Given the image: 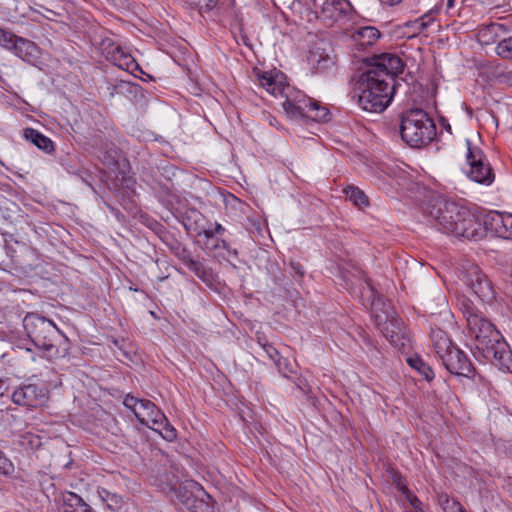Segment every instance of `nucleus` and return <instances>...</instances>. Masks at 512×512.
Listing matches in <instances>:
<instances>
[{
    "mask_svg": "<svg viewBox=\"0 0 512 512\" xmlns=\"http://www.w3.org/2000/svg\"><path fill=\"white\" fill-rule=\"evenodd\" d=\"M380 36L379 30L373 26L360 27L352 35L356 45L363 49L373 46Z\"/></svg>",
    "mask_w": 512,
    "mask_h": 512,
    "instance_id": "obj_18",
    "label": "nucleus"
},
{
    "mask_svg": "<svg viewBox=\"0 0 512 512\" xmlns=\"http://www.w3.org/2000/svg\"><path fill=\"white\" fill-rule=\"evenodd\" d=\"M403 69L402 59L395 54L374 56L370 68L361 74L357 82L359 106L369 112L384 111L395 93L394 76L402 73Z\"/></svg>",
    "mask_w": 512,
    "mask_h": 512,
    "instance_id": "obj_1",
    "label": "nucleus"
},
{
    "mask_svg": "<svg viewBox=\"0 0 512 512\" xmlns=\"http://www.w3.org/2000/svg\"><path fill=\"white\" fill-rule=\"evenodd\" d=\"M291 267L295 271L296 274H298L299 276H303L304 271L302 269V266L299 263L292 262Z\"/></svg>",
    "mask_w": 512,
    "mask_h": 512,
    "instance_id": "obj_42",
    "label": "nucleus"
},
{
    "mask_svg": "<svg viewBox=\"0 0 512 512\" xmlns=\"http://www.w3.org/2000/svg\"><path fill=\"white\" fill-rule=\"evenodd\" d=\"M62 512H95L79 495L67 492L63 496Z\"/></svg>",
    "mask_w": 512,
    "mask_h": 512,
    "instance_id": "obj_20",
    "label": "nucleus"
},
{
    "mask_svg": "<svg viewBox=\"0 0 512 512\" xmlns=\"http://www.w3.org/2000/svg\"><path fill=\"white\" fill-rule=\"evenodd\" d=\"M123 404L134 412L140 423L158 432L165 440L173 441L176 438L175 428L168 422L164 413L150 400L127 395Z\"/></svg>",
    "mask_w": 512,
    "mask_h": 512,
    "instance_id": "obj_6",
    "label": "nucleus"
},
{
    "mask_svg": "<svg viewBox=\"0 0 512 512\" xmlns=\"http://www.w3.org/2000/svg\"><path fill=\"white\" fill-rule=\"evenodd\" d=\"M462 311L474 356L512 372V351L494 324L470 303H463Z\"/></svg>",
    "mask_w": 512,
    "mask_h": 512,
    "instance_id": "obj_2",
    "label": "nucleus"
},
{
    "mask_svg": "<svg viewBox=\"0 0 512 512\" xmlns=\"http://www.w3.org/2000/svg\"><path fill=\"white\" fill-rule=\"evenodd\" d=\"M203 235L206 238L205 246L209 247V242L214 241V235H215L214 230H204Z\"/></svg>",
    "mask_w": 512,
    "mask_h": 512,
    "instance_id": "obj_41",
    "label": "nucleus"
},
{
    "mask_svg": "<svg viewBox=\"0 0 512 512\" xmlns=\"http://www.w3.org/2000/svg\"><path fill=\"white\" fill-rule=\"evenodd\" d=\"M497 54L506 59H512V37L502 40L496 47Z\"/></svg>",
    "mask_w": 512,
    "mask_h": 512,
    "instance_id": "obj_28",
    "label": "nucleus"
},
{
    "mask_svg": "<svg viewBox=\"0 0 512 512\" xmlns=\"http://www.w3.org/2000/svg\"><path fill=\"white\" fill-rule=\"evenodd\" d=\"M282 107L286 115L292 119L306 117L315 121L328 120L329 113L325 107L293 87L286 88Z\"/></svg>",
    "mask_w": 512,
    "mask_h": 512,
    "instance_id": "obj_7",
    "label": "nucleus"
},
{
    "mask_svg": "<svg viewBox=\"0 0 512 512\" xmlns=\"http://www.w3.org/2000/svg\"><path fill=\"white\" fill-rule=\"evenodd\" d=\"M15 472L14 464L0 450V475L11 477Z\"/></svg>",
    "mask_w": 512,
    "mask_h": 512,
    "instance_id": "obj_27",
    "label": "nucleus"
},
{
    "mask_svg": "<svg viewBox=\"0 0 512 512\" xmlns=\"http://www.w3.org/2000/svg\"><path fill=\"white\" fill-rule=\"evenodd\" d=\"M410 506L411 508L407 509L406 511H417L423 509V504L419 498H413Z\"/></svg>",
    "mask_w": 512,
    "mask_h": 512,
    "instance_id": "obj_40",
    "label": "nucleus"
},
{
    "mask_svg": "<svg viewBox=\"0 0 512 512\" xmlns=\"http://www.w3.org/2000/svg\"><path fill=\"white\" fill-rule=\"evenodd\" d=\"M276 365L284 377H289L290 373H295L294 366L284 358L277 359Z\"/></svg>",
    "mask_w": 512,
    "mask_h": 512,
    "instance_id": "obj_32",
    "label": "nucleus"
},
{
    "mask_svg": "<svg viewBox=\"0 0 512 512\" xmlns=\"http://www.w3.org/2000/svg\"><path fill=\"white\" fill-rule=\"evenodd\" d=\"M224 230L225 229H224V227L221 224L216 223L215 228H214V233L215 234H222L224 232Z\"/></svg>",
    "mask_w": 512,
    "mask_h": 512,
    "instance_id": "obj_44",
    "label": "nucleus"
},
{
    "mask_svg": "<svg viewBox=\"0 0 512 512\" xmlns=\"http://www.w3.org/2000/svg\"><path fill=\"white\" fill-rule=\"evenodd\" d=\"M275 78L276 77H273L270 73L264 72L258 76V81H259V84L267 90V89H272L271 85H272V82L275 80Z\"/></svg>",
    "mask_w": 512,
    "mask_h": 512,
    "instance_id": "obj_35",
    "label": "nucleus"
},
{
    "mask_svg": "<svg viewBox=\"0 0 512 512\" xmlns=\"http://www.w3.org/2000/svg\"><path fill=\"white\" fill-rule=\"evenodd\" d=\"M466 144V158L469 166L466 173L468 177L478 184L491 185L495 180V174L485 154L480 148L472 146L469 140L466 141Z\"/></svg>",
    "mask_w": 512,
    "mask_h": 512,
    "instance_id": "obj_8",
    "label": "nucleus"
},
{
    "mask_svg": "<svg viewBox=\"0 0 512 512\" xmlns=\"http://www.w3.org/2000/svg\"><path fill=\"white\" fill-rule=\"evenodd\" d=\"M368 292L371 297V312L375 320V324H377V315L379 314H387L386 312L391 311V318L396 315L391 303L384 299V297L380 294H377L370 283L367 282Z\"/></svg>",
    "mask_w": 512,
    "mask_h": 512,
    "instance_id": "obj_19",
    "label": "nucleus"
},
{
    "mask_svg": "<svg viewBox=\"0 0 512 512\" xmlns=\"http://www.w3.org/2000/svg\"><path fill=\"white\" fill-rule=\"evenodd\" d=\"M23 327L43 357L53 359L59 356L55 341L61 331L51 320L37 313H28L23 319Z\"/></svg>",
    "mask_w": 512,
    "mask_h": 512,
    "instance_id": "obj_4",
    "label": "nucleus"
},
{
    "mask_svg": "<svg viewBox=\"0 0 512 512\" xmlns=\"http://www.w3.org/2000/svg\"><path fill=\"white\" fill-rule=\"evenodd\" d=\"M272 89H267L266 91L271 95L278 96L280 95L285 99V91L286 88H292L290 85L283 84L281 80L275 78L271 85Z\"/></svg>",
    "mask_w": 512,
    "mask_h": 512,
    "instance_id": "obj_31",
    "label": "nucleus"
},
{
    "mask_svg": "<svg viewBox=\"0 0 512 512\" xmlns=\"http://www.w3.org/2000/svg\"><path fill=\"white\" fill-rule=\"evenodd\" d=\"M439 359L451 374L470 377L474 372L473 366L468 357L456 346L450 349Z\"/></svg>",
    "mask_w": 512,
    "mask_h": 512,
    "instance_id": "obj_12",
    "label": "nucleus"
},
{
    "mask_svg": "<svg viewBox=\"0 0 512 512\" xmlns=\"http://www.w3.org/2000/svg\"><path fill=\"white\" fill-rule=\"evenodd\" d=\"M400 134L410 147L420 148L434 139L436 126L424 110L411 109L402 114Z\"/></svg>",
    "mask_w": 512,
    "mask_h": 512,
    "instance_id": "obj_5",
    "label": "nucleus"
},
{
    "mask_svg": "<svg viewBox=\"0 0 512 512\" xmlns=\"http://www.w3.org/2000/svg\"><path fill=\"white\" fill-rule=\"evenodd\" d=\"M444 512H464L462 505L455 499L442 495L439 499Z\"/></svg>",
    "mask_w": 512,
    "mask_h": 512,
    "instance_id": "obj_26",
    "label": "nucleus"
},
{
    "mask_svg": "<svg viewBox=\"0 0 512 512\" xmlns=\"http://www.w3.org/2000/svg\"><path fill=\"white\" fill-rule=\"evenodd\" d=\"M430 22H431L430 18L428 20H426V17H421L415 21V24L417 25L419 32H422L429 26Z\"/></svg>",
    "mask_w": 512,
    "mask_h": 512,
    "instance_id": "obj_38",
    "label": "nucleus"
},
{
    "mask_svg": "<svg viewBox=\"0 0 512 512\" xmlns=\"http://www.w3.org/2000/svg\"><path fill=\"white\" fill-rule=\"evenodd\" d=\"M263 349L266 352V354L268 355V357L270 359L274 360L275 363L277 362V359L280 358V357H278L279 356L278 351L273 346L266 344L263 346Z\"/></svg>",
    "mask_w": 512,
    "mask_h": 512,
    "instance_id": "obj_36",
    "label": "nucleus"
},
{
    "mask_svg": "<svg viewBox=\"0 0 512 512\" xmlns=\"http://www.w3.org/2000/svg\"><path fill=\"white\" fill-rule=\"evenodd\" d=\"M407 363L409 364L410 367H412L420 375H422L427 381L433 379L434 373L432 369L419 356L408 357Z\"/></svg>",
    "mask_w": 512,
    "mask_h": 512,
    "instance_id": "obj_25",
    "label": "nucleus"
},
{
    "mask_svg": "<svg viewBox=\"0 0 512 512\" xmlns=\"http://www.w3.org/2000/svg\"><path fill=\"white\" fill-rule=\"evenodd\" d=\"M18 36L0 28V45L6 49L13 50Z\"/></svg>",
    "mask_w": 512,
    "mask_h": 512,
    "instance_id": "obj_30",
    "label": "nucleus"
},
{
    "mask_svg": "<svg viewBox=\"0 0 512 512\" xmlns=\"http://www.w3.org/2000/svg\"><path fill=\"white\" fill-rule=\"evenodd\" d=\"M24 137L46 153L54 151L52 140L33 128H26Z\"/></svg>",
    "mask_w": 512,
    "mask_h": 512,
    "instance_id": "obj_22",
    "label": "nucleus"
},
{
    "mask_svg": "<svg viewBox=\"0 0 512 512\" xmlns=\"http://www.w3.org/2000/svg\"><path fill=\"white\" fill-rule=\"evenodd\" d=\"M427 213L438 229L446 234L469 240H479L484 236L479 218L455 201L438 196L430 202Z\"/></svg>",
    "mask_w": 512,
    "mask_h": 512,
    "instance_id": "obj_3",
    "label": "nucleus"
},
{
    "mask_svg": "<svg viewBox=\"0 0 512 512\" xmlns=\"http://www.w3.org/2000/svg\"><path fill=\"white\" fill-rule=\"evenodd\" d=\"M108 58L122 69H129L135 64L134 59L119 45H112L111 50L108 52Z\"/></svg>",
    "mask_w": 512,
    "mask_h": 512,
    "instance_id": "obj_23",
    "label": "nucleus"
},
{
    "mask_svg": "<svg viewBox=\"0 0 512 512\" xmlns=\"http://www.w3.org/2000/svg\"><path fill=\"white\" fill-rule=\"evenodd\" d=\"M186 265L187 267L193 271L198 277L202 278L203 275H204V272H205V268L204 266L196 261V260H193L192 258H189L187 261H186Z\"/></svg>",
    "mask_w": 512,
    "mask_h": 512,
    "instance_id": "obj_33",
    "label": "nucleus"
},
{
    "mask_svg": "<svg viewBox=\"0 0 512 512\" xmlns=\"http://www.w3.org/2000/svg\"><path fill=\"white\" fill-rule=\"evenodd\" d=\"M206 248L208 250H210V251H213V250H216L218 248L227 249L228 245H227V243L224 240H219V239L214 238V241L213 242H209V247H206Z\"/></svg>",
    "mask_w": 512,
    "mask_h": 512,
    "instance_id": "obj_37",
    "label": "nucleus"
},
{
    "mask_svg": "<svg viewBox=\"0 0 512 512\" xmlns=\"http://www.w3.org/2000/svg\"><path fill=\"white\" fill-rule=\"evenodd\" d=\"M13 51L22 60L31 62L36 58L37 46L30 40L18 37Z\"/></svg>",
    "mask_w": 512,
    "mask_h": 512,
    "instance_id": "obj_21",
    "label": "nucleus"
},
{
    "mask_svg": "<svg viewBox=\"0 0 512 512\" xmlns=\"http://www.w3.org/2000/svg\"><path fill=\"white\" fill-rule=\"evenodd\" d=\"M350 10L346 0H326L321 9L320 17L327 25H332L342 19Z\"/></svg>",
    "mask_w": 512,
    "mask_h": 512,
    "instance_id": "obj_13",
    "label": "nucleus"
},
{
    "mask_svg": "<svg viewBox=\"0 0 512 512\" xmlns=\"http://www.w3.org/2000/svg\"><path fill=\"white\" fill-rule=\"evenodd\" d=\"M387 313H390L389 311ZM384 337L399 350L410 347V338L407 329L401 319L391 314L377 315V324Z\"/></svg>",
    "mask_w": 512,
    "mask_h": 512,
    "instance_id": "obj_10",
    "label": "nucleus"
},
{
    "mask_svg": "<svg viewBox=\"0 0 512 512\" xmlns=\"http://www.w3.org/2000/svg\"><path fill=\"white\" fill-rule=\"evenodd\" d=\"M242 40L244 41V43H246V37L245 36H242Z\"/></svg>",
    "mask_w": 512,
    "mask_h": 512,
    "instance_id": "obj_47",
    "label": "nucleus"
},
{
    "mask_svg": "<svg viewBox=\"0 0 512 512\" xmlns=\"http://www.w3.org/2000/svg\"><path fill=\"white\" fill-rule=\"evenodd\" d=\"M100 495L103 498V500L105 502H107V506L111 510H115V509L120 508V506L122 504L121 497H119V496H117L115 494H111V493H109L106 490H102V492H100Z\"/></svg>",
    "mask_w": 512,
    "mask_h": 512,
    "instance_id": "obj_29",
    "label": "nucleus"
},
{
    "mask_svg": "<svg viewBox=\"0 0 512 512\" xmlns=\"http://www.w3.org/2000/svg\"><path fill=\"white\" fill-rule=\"evenodd\" d=\"M308 63L316 73H322L334 65V60L325 48L315 46L309 51Z\"/></svg>",
    "mask_w": 512,
    "mask_h": 512,
    "instance_id": "obj_14",
    "label": "nucleus"
},
{
    "mask_svg": "<svg viewBox=\"0 0 512 512\" xmlns=\"http://www.w3.org/2000/svg\"><path fill=\"white\" fill-rule=\"evenodd\" d=\"M406 512H425V510L421 509V510H417V511H406Z\"/></svg>",
    "mask_w": 512,
    "mask_h": 512,
    "instance_id": "obj_46",
    "label": "nucleus"
},
{
    "mask_svg": "<svg viewBox=\"0 0 512 512\" xmlns=\"http://www.w3.org/2000/svg\"><path fill=\"white\" fill-rule=\"evenodd\" d=\"M384 4L394 5L400 3L402 0H380Z\"/></svg>",
    "mask_w": 512,
    "mask_h": 512,
    "instance_id": "obj_45",
    "label": "nucleus"
},
{
    "mask_svg": "<svg viewBox=\"0 0 512 512\" xmlns=\"http://www.w3.org/2000/svg\"><path fill=\"white\" fill-rule=\"evenodd\" d=\"M308 63L316 73H322L334 65V60L325 48L315 46L309 51Z\"/></svg>",
    "mask_w": 512,
    "mask_h": 512,
    "instance_id": "obj_15",
    "label": "nucleus"
},
{
    "mask_svg": "<svg viewBox=\"0 0 512 512\" xmlns=\"http://www.w3.org/2000/svg\"><path fill=\"white\" fill-rule=\"evenodd\" d=\"M507 214L493 212L489 213L485 216L482 227L485 231H490L498 237L506 238L507 230H506V222Z\"/></svg>",
    "mask_w": 512,
    "mask_h": 512,
    "instance_id": "obj_16",
    "label": "nucleus"
},
{
    "mask_svg": "<svg viewBox=\"0 0 512 512\" xmlns=\"http://www.w3.org/2000/svg\"><path fill=\"white\" fill-rule=\"evenodd\" d=\"M7 390V385H6V382L2 379H0V396H3L4 393L6 392Z\"/></svg>",
    "mask_w": 512,
    "mask_h": 512,
    "instance_id": "obj_43",
    "label": "nucleus"
},
{
    "mask_svg": "<svg viewBox=\"0 0 512 512\" xmlns=\"http://www.w3.org/2000/svg\"><path fill=\"white\" fill-rule=\"evenodd\" d=\"M430 339L438 358H441L455 346L448 334L440 328H431Z\"/></svg>",
    "mask_w": 512,
    "mask_h": 512,
    "instance_id": "obj_17",
    "label": "nucleus"
},
{
    "mask_svg": "<svg viewBox=\"0 0 512 512\" xmlns=\"http://www.w3.org/2000/svg\"><path fill=\"white\" fill-rule=\"evenodd\" d=\"M398 490L402 493V495L405 497V500L411 504L413 498H418L414 493H412L409 488L402 482L400 478L396 481Z\"/></svg>",
    "mask_w": 512,
    "mask_h": 512,
    "instance_id": "obj_34",
    "label": "nucleus"
},
{
    "mask_svg": "<svg viewBox=\"0 0 512 512\" xmlns=\"http://www.w3.org/2000/svg\"><path fill=\"white\" fill-rule=\"evenodd\" d=\"M463 280L482 302L491 304L496 299V291L491 280L477 265L470 264L465 268Z\"/></svg>",
    "mask_w": 512,
    "mask_h": 512,
    "instance_id": "obj_9",
    "label": "nucleus"
},
{
    "mask_svg": "<svg viewBox=\"0 0 512 512\" xmlns=\"http://www.w3.org/2000/svg\"><path fill=\"white\" fill-rule=\"evenodd\" d=\"M11 399L17 405L37 408L47 402L48 391L36 384H27L17 388Z\"/></svg>",
    "mask_w": 512,
    "mask_h": 512,
    "instance_id": "obj_11",
    "label": "nucleus"
},
{
    "mask_svg": "<svg viewBox=\"0 0 512 512\" xmlns=\"http://www.w3.org/2000/svg\"><path fill=\"white\" fill-rule=\"evenodd\" d=\"M505 225L507 230V237L505 239H512V214H507Z\"/></svg>",
    "mask_w": 512,
    "mask_h": 512,
    "instance_id": "obj_39",
    "label": "nucleus"
},
{
    "mask_svg": "<svg viewBox=\"0 0 512 512\" xmlns=\"http://www.w3.org/2000/svg\"><path fill=\"white\" fill-rule=\"evenodd\" d=\"M344 193L346 198L359 208H364L369 205L368 197L357 187L348 186L344 189Z\"/></svg>",
    "mask_w": 512,
    "mask_h": 512,
    "instance_id": "obj_24",
    "label": "nucleus"
}]
</instances>
